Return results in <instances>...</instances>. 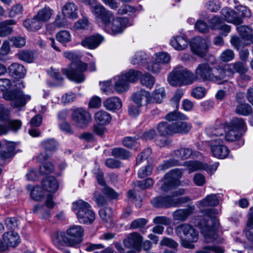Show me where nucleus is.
Masks as SVG:
<instances>
[{
	"label": "nucleus",
	"mask_w": 253,
	"mask_h": 253,
	"mask_svg": "<svg viewBox=\"0 0 253 253\" xmlns=\"http://www.w3.org/2000/svg\"><path fill=\"white\" fill-rule=\"evenodd\" d=\"M193 83L196 81L211 82L220 84L225 77V71L223 69L213 71L212 68L208 63L199 64L196 67L195 74L192 73Z\"/></svg>",
	"instance_id": "3"
},
{
	"label": "nucleus",
	"mask_w": 253,
	"mask_h": 253,
	"mask_svg": "<svg viewBox=\"0 0 253 253\" xmlns=\"http://www.w3.org/2000/svg\"><path fill=\"white\" fill-rule=\"evenodd\" d=\"M199 203L203 207L216 206L218 205L219 201L216 195L210 194L200 201Z\"/></svg>",
	"instance_id": "44"
},
{
	"label": "nucleus",
	"mask_w": 253,
	"mask_h": 253,
	"mask_svg": "<svg viewBox=\"0 0 253 253\" xmlns=\"http://www.w3.org/2000/svg\"><path fill=\"white\" fill-rule=\"evenodd\" d=\"M90 8L91 12L95 16V20L98 23H101L104 26L110 25L113 18V13L111 11L106 9L103 5L97 1L92 5Z\"/></svg>",
	"instance_id": "12"
},
{
	"label": "nucleus",
	"mask_w": 253,
	"mask_h": 253,
	"mask_svg": "<svg viewBox=\"0 0 253 253\" xmlns=\"http://www.w3.org/2000/svg\"><path fill=\"white\" fill-rule=\"evenodd\" d=\"M94 117L96 122L102 125H108L111 120L110 114L104 111H98L94 114Z\"/></svg>",
	"instance_id": "41"
},
{
	"label": "nucleus",
	"mask_w": 253,
	"mask_h": 253,
	"mask_svg": "<svg viewBox=\"0 0 253 253\" xmlns=\"http://www.w3.org/2000/svg\"><path fill=\"white\" fill-rule=\"evenodd\" d=\"M23 25L28 31L36 32L42 28L43 24L35 15L32 18L25 20Z\"/></svg>",
	"instance_id": "28"
},
{
	"label": "nucleus",
	"mask_w": 253,
	"mask_h": 253,
	"mask_svg": "<svg viewBox=\"0 0 253 253\" xmlns=\"http://www.w3.org/2000/svg\"><path fill=\"white\" fill-rule=\"evenodd\" d=\"M31 196L35 201H39L43 199L44 196V193L41 187L36 186L31 191Z\"/></svg>",
	"instance_id": "55"
},
{
	"label": "nucleus",
	"mask_w": 253,
	"mask_h": 253,
	"mask_svg": "<svg viewBox=\"0 0 253 253\" xmlns=\"http://www.w3.org/2000/svg\"><path fill=\"white\" fill-rule=\"evenodd\" d=\"M148 220L144 218H140L133 220L129 226L131 230L143 228L147 223Z\"/></svg>",
	"instance_id": "59"
},
{
	"label": "nucleus",
	"mask_w": 253,
	"mask_h": 253,
	"mask_svg": "<svg viewBox=\"0 0 253 253\" xmlns=\"http://www.w3.org/2000/svg\"><path fill=\"white\" fill-rule=\"evenodd\" d=\"M175 232L180 238L182 246L187 249H193V243L199 239L198 232L191 225L186 223L181 224L175 228Z\"/></svg>",
	"instance_id": "6"
},
{
	"label": "nucleus",
	"mask_w": 253,
	"mask_h": 253,
	"mask_svg": "<svg viewBox=\"0 0 253 253\" xmlns=\"http://www.w3.org/2000/svg\"><path fill=\"white\" fill-rule=\"evenodd\" d=\"M224 252V249L220 247L206 246L197 253H223Z\"/></svg>",
	"instance_id": "61"
},
{
	"label": "nucleus",
	"mask_w": 253,
	"mask_h": 253,
	"mask_svg": "<svg viewBox=\"0 0 253 253\" xmlns=\"http://www.w3.org/2000/svg\"><path fill=\"white\" fill-rule=\"evenodd\" d=\"M194 208L190 207L187 209H179L173 213V217L175 220L184 221L192 214Z\"/></svg>",
	"instance_id": "40"
},
{
	"label": "nucleus",
	"mask_w": 253,
	"mask_h": 253,
	"mask_svg": "<svg viewBox=\"0 0 253 253\" xmlns=\"http://www.w3.org/2000/svg\"><path fill=\"white\" fill-rule=\"evenodd\" d=\"M206 132L210 137H215L214 138H222L224 130L222 127H211L206 129Z\"/></svg>",
	"instance_id": "53"
},
{
	"label": "nucleus",
	"mask_w": 253,
	"mask_h": 253,
	"mask_svg": "<svg viewBox=\"0 0 253 253\" xmlns=\"http://www.w3.org/2000/svg\"><path fill=\"white\" fill-rule=\"evenodd\" d=\"M153 59L157 61L158 60L162 65L169 62L170 57L166 52H158L155 53L153 56Z\"/></svg>",
	"instance_id": "58"
},
{
	"label": "nucleus",
	"mask_w": 253,
	"mask_h": 253,
	"mask_svg": "<svg viewBox=\"0 0 253 253\" xmlns=\"http://www.w3.org/2000/svg\"><path fill=\"white\" fill-rule=\"evenodd\" d=\"M62 15L71 19H76L78 17L77 6L73 2L65 3L62 8Z\"/></svg>",
	"instance_id": "24"
},
{
	"label": "nucleus",
	"mask_w": 253,
	"mask_h": 253,
	"mask_svg": "<svg viewBox=\"0 0 253 253\" xmlns=\"http://www.w3.org/2000/svg\"><path fill=\"white\" fill-rule=\"evenodd\" d=\"M128 20L125 17H115L112 19L109 25L104 26L108 32L112 35H117L122 33L125 28L129 26Z\"/></svg>",
	"instance_id": "14"
},
{
	"label": "nucleus",
	"mask_w": 253,
	"mask_h": 253,
	"mask_svg": "<svg viewBox=\"0 0 253 253\" xmlns=\"http://www.w3.org/2000/svg\"><path fill=\"white\" fill-rule=\"evenodd\" d=\"M24 11V7L20 3H16L12 5L8 10V17L11 18L22 15Z\"/></svg>",
	"instance_id": "48"
},
{
	"label": "nucleus",
	"mask_w": 253,
	"mask_h": 253,
	"mask_svg": "<svg viewBox=\"0 0 253 253\" xmlns=\"http://www.w3.org/2000/svg\"><path fill=\"white\" fill-rule=\"evenodd\" d=\"M179 121L175 123H172L174 134L187 133L192 128L191 124L186 122Z\"/></svg>",
	"instance_id": "36"
},
{
	"label": "nucleus",
	"mask_w": 253,
	"mask_h": 253,
	"mask_svg": "<svg viewBox=\"0 0 253 253\" xmlns=\"http://www.w3.org/2000/svg\"><path fill=\"white\" fill-rule=\"evenodd\" d=\"M90 8L91 12L95 16V20L98 23H101L104 26L110 25L113 18V13L111 11L106 9L103 5L97 1L92 5Z\"/></svg>",
	"instance_id": "11"
},
{
	"label": "nucleus",
	"mask_w": 253,
	"mask_h": 253,
	"mask_svg": "<svg viewBox=\"0 0 253 253\" xmlns=\"http://www.w3.org/2000/svg\"><path fill=\"white\" fill-rule=\"evenodd\" d=\"M2 239L3 242L0 240V253L6 251L9 247H16L20 242L19 236L13 232L5 233Z\"/></svg>",
	"instance_id": "18"
},
{
	"label": "nucleus",
	"mask_w": 253,
	"mask_h": 253,
	"mask_svg": "<svg viewBox=\"0 0 253 253\" xmlns=\"http://www.w3.org/2000/svg\"><path fill=\"white\" fill-rule=\"evenodd\" d=\"M17 56L21 60L31 63L35 59L34 52L32 51H22L17 54Z\"/></svg>",
	"instance_id": "54"
},
{
	"label": "nucleus",
	"mask_w": 253,
	"mask_h": 253,
	"mask_svg": "<svg viewBox=\"0 0 253 253\" xmlns=\"http://www.w3.org/2000/svg\"><path fill=\"white\" fill-rule=\"evenodd\" d=\"M8 70L9 73L15 78H23L26 74V69L24 67L17 63H14L11 64Z\"/></svg>",
	"instance_id": "38"
},
{
	"label": "nucleus",
	"mask_w": 253,
	"mask_h": 253,
	"mask_svg": "<svg viewBox=\"0 0 253 253\" xmlns=\"http://www.w3.org/2000/svg\"><path fill=\"white\" fill-rule=\"evenodd\" d=\"M241 135L242 132L227 126L226 134L224 137L222 135V138H224L227 141H234L239 139Z\"/></svg>",
	"instance_id": "46"
},
{
	"label": "nucleus",
	"mask_w": 253,
	"mask_h": 253,
	"mask_svg": "<svg viewBox=\"0 0 253 253\" xmlns=\"http://www.w3.org/2000/svg\"><path fill=\"white\" fill-rule=\"evenodd\" d=\"M222 138H213L210 140L211 151L213 155L219 159H225L229 153V149L223 144Z\"/></svg>",
	"instance_id": "16"
},
{
	"label": "nucleus",
	"mask_w": 253,
	"mask_h": 253,
	"mask_svg": "<svg viewBox=\"0 0 253 253\" xmlns=\"http://www.w3.org/2000/svg\"><path fill=\"white\" fill-rule=\"evenodd\" d=\"M230 43L237 50H239L241 47L250 44V43H245L243 42L242 40L237 36H231Z\"/></svg>",
	"instance_id": "62"
},
{
	"label": "nucleus",
	"mask_w": 253,
	"mask_h": 253,
	"mask_svg": "<svg viewBox=\"0 0 253 253\" xmlns=\"http://www.w3.org/2000/svg\"><path fill=\"white\" fill-rule=\"evenodd\" d=\"M236 30L243 40L253 43V28L246 25H237Z\"/></svg>",
	"instance_id": "30"
},
{
	"label": "nucleus",
	"mask_w": 253,
	"mask_h": 253,
	"mask_svg": "<svg viewBox=\"0 0 253 253\" xmlns=\"http://www.w3.org/2000/svg\"><path fill=\"white\" fill-rule=\"evenodd\" d=\"M142 237L138 233L133 232L128 235L127 238L124 240L126 247L140 250L141 248Z\"/></svg>",
	"instance_id": "20"
},
{
	"label": "nucleus",
	"mask_w": 253,
	"mask_h": 253,
	"mask_svg": "<svg viewBox=\"0 0 253 253\" xmlns=\"http://www.w3.org/2000/svg\"><path fill=\"white\" fill-rule=\"evenodd\" d=\"M103 38L99 35H93L86 38L82 42V45L89 49H93L96 48L103 41Z\"/></svg>",
	"instance_id": "26"
},
{
	"label": "nucleus",
	"mask_w": 253,
	"mask_h": 253,
	"mask_svg": "<svg viewBox=\"0 0 253 253\" xmlns=\"http://www.w3.org/2000/svg\"><path fill=\"white\" fill-rule=\"evenodd\" d=\"M72 120L75 125L81 128L86 127L90 122V114L82 108H78L73 111L72 113Z\"/></svg>",
	"instance_id": "15"
},
{
	"label": "nucleus",
	"mask_w": 253,
	"mask_h": 253,
	"mask_svg": "<svg viewBox=\"0 0 253 253\" xmlns=\"http://www.w3.org/2000/svg\"><path fill=\"white\" fill-rule=\"evenodd\" d=\"M185 193L183 188L174 190L171 193V196H159L154 198L151 203L156 208H170L178 207L181 204L187 202L189 198L187 197L175 198V197L182 195Z\"/></svg>",
	"instance_id": "5"
},
{
	"label": "nucleus",
	"mask_w": 253,
	"mask_h": 253,
	"mask_svg": "<svg viewBox=\"0 0 253 253\" xmlns=\"http://www.w3.org/2000/svg\"><path fill=\"white\" fill-rule=\"evenodd\" d=\"M89 25L88 19L86 17H83L82 19L76 21L74 25V27L77 30L85 29L88 27Z\"/></svg>",
	"instance_id": "63"
},
{
	"label": "nucleus",
	"mask_w": 253,
	"mask_h": 253,
	"mask_svg": "<svg viewBox=\"0 0 253 253\" xmlns=\"http://www.w3.org/2000/svg\"><path fill=\"white\" fill-rule=\"evenodd\" d=\"M15 143L12 141H0V157L2 159L9 158L14 155Z\"/></svg>",
	"instance_id": "21"
},
{
	"label": "nucleus",
	"mask_w": 253,
	"mask_h": 253,
	"mask_svg": "<svg viewBox=\"0 0 253 253\" xmlns=\"http://www.w3.org/2000/svg\"><path fill=\"white\" fill-rule=\"evenodd\" d=\"M156 128L161 136L167 137L174 134L172 123L161 122L157 125Z\"/></svg>",
	"instance_id": "29"
},
{
	"label": "nucleus",
	"mask_w": 253,
	"mask_h": 253,
	"mask_svg": "<svg viewBox=\"0 0 253 253\" xmlns=\"http://www.w3.org/2000/svg\"><path fill=\"white\" fill-rule=\"evenodd\" d=\"M140 81L142 85L151 89L155 83V79L150 74L146 73L140 77Z\"/></svg>",
	"instance_id": "45"
},
{
	"label": "nucleus",
	"mask_w": 253,
	"mask_h": 253,
	"mask_svg": "<svg viewBox=\"0 0 253 253\" xmlns=\"http://www.w3.org/2000/svg\"><path fill=\"white\" fill-rule=\"evenodd\" d=\"M21 126V122L19 120L8 121L6 124H0V135L6 134L10 130L16 131Z\"/></svg>",
	"instance_id": "33"
},
{
	"label": "nucleus",
	"mask_w": 253,
	"mask_h": 253,
	"mask_svg": "<svg viewBox=\"0 0 253 253\" xmlns=\"http://www.w3.org/2000/svg\"><path fill=\"white\" fill-rule=\"evenodd\" d=\"M44 190L49 192H55L58 188V183L56 179L52 176L45 177L42 181Z\"/></svg>",
	"instance_id": "35"
},
{
	"label": "nucleus",
	"mask_w": 253,
	"mask_h": 253,
	"mask_svg": "<svg viewBox=\"0 0 253 253\" xmlns=\"http://www.w3.org/2000/svg\"><path fill=\"white\" fill-rule=\"evenodd\" d=\"M84 230L80 225H73L66 232H58L52 237L54 245L59 249L62 246L75 247L82 241Z\"/></svg>",
	"instance_id": "2"
},
{
	"label": "nucleus",
	"mask_w": 253,
	"mask_h": 253,
	"mask_svg": "<svg viewBox=\"0 0 253 253\" xmlns=\"http://www.w3.org/2000/svg\"><path fill=\"white\" fill-rule=\"evenodd\" d=\"M122 142L125 146L135 150H137L139 146V144L136 141V138L135 137L130 136L126 137L123 139Z\"/></svg>",
	"instance_id": "57"
},
{
	"label": "nucleus",
	"mask_w": 253,
	"mask_h": 253,
	"mask_svg": "<svg viewBox=\"0 0 253 253\" xmlns=\"http://www.w3.org/2000/svg\"><path fill=\"white\" fill-rule=\"evenodd\" d=\"M168 81L172 86H182L193 83L192 72L181 66L176 67L169 74Z\"/></svg>",
	"instance_id": "8"
},
{
	"label": "nucleus",
	"mask_w": 253,
	"mask_h": 253,
	"mask_svg": "<svg viewBox=\"0 0 253 253\" xmlns=\"http://www.w3.org/2000/svg\"><path fill=\"white\" fill-rule=\"evenodd\" d=\"M63 56L72 61V67L69 69H63V73L71 81L78 83L84 81L85 77L83 72L87 69L86 64L81 61L74 62L78 58V55L74 52L65 51L63 52Z\"/></svg>",
	"instance_id": "4"
},
{
	"label": "nucleus",
	"mask_w": 253,
	"mask_h": 253,
	"mask_svg": "<svg viewBox=\"0 0 253 253\" xmlns=\"http://www.w3.org/2000/svg\"><path fill=\"white\" fill-rule=\"evenodd\" d=\"M173 156L182 160L190 158L191 156L195 155L193 150L189 148H181L176 150L173 152Z\"/></svg>",
	"instance_id": "43"
},
{
	"label": "nucleus",
	"mask_w": 253,
	"mask_h": 253,
	"mask_svg": "<svg viewBox=\"0 0 253 253\" xmlns=\"http://www.w3.org/2000/svg\"><path fill=\"white\" fill-rule=\"evenodd\" d=\"M147 59V55L146 53L143 51H138L136 52L131 60L132 64H140L142 63Z\"/></svg>",
	"instance_id": "60"
},
{
	"label": "nucleus",
	"mask_w": 253,
	"mask_h": 253,
	"mask_svg": "<svg viewBox=\"0 0 253 253\" xmlns=\"http://www.w3.org/2000/svg\"><path fill=\"white\" fill-rule=\"evenodd\" d=\"M237 103L235 112L239 115L249 116L252 114L253 109L251 106L245 102V93L243 92H238L235 97Z\"/></svg>",
	"instance_id": "17"
},
{
	"label": "nucleus",
	"mask_w": 253,
	"mask_h": 253,
	"mask_svg": "<svg viewBox=\"0 0 253 253\" xmlns=\"http://www.w3.org/2000/svg\"><path fill=\"white\" fill-rule=\"evenodd\" d=\"M56 38L58 42L65 44L71 41L72 36L69 31L62 30L56 34Z\"/></svg>",
	"instance_id": "49"
},
{
	"label": "nucleus",
	"mask_w": 253,
	"mask_h": 253,
	"mask_svg": "<svg viewBox=\"0 0 253 253\" xmlns=\"http://www.w3.org/2000/svg\"><path fill=\"white\" fill-rule=\"evenodd\" d=\"M46 152L41 153L38 157V161L42 162L50 157V155L47 153V151H54L57 147V142L53 139L45 140L42 143Z\"/></svg>",
	"instance_id": "23"
},
{
	"label": "nucleus",
	"mask_w": 253,
	"mask_h": 253,
	"mask_svg": "<svg viewBox=\"0 0 253 253\" xmlns=\"http://www.w3.org/2000/svg\"><path fill=\"white\" fill-rule=\"evenodd\" d=\"M73 210L76 213L80 222L91 224L95 219V214L90 205L82 200L73 203Z\"/></svg>",
	"instance_id": "9"
},
{
	"label": "nucleus",
	"mask_w": 253,
	"mask_h": 253,
	"mask_svg": "<svg viewBox=\"0 0 253 253\" xmlns=\"http://www.w3.org/2000/svg\"><path fill=\"white\" fill-rule=\"evenodd\" d=\"M217 214L218 211L215 209H207L204 211V214L210 218V221L201 217L196 219L197 225L200 228L207 242H211L217 238L216 230L218 227L219 221L215 215Z\"/></svg>",
	"instance_id": "1"
},
{
	"label": "nucleus",
	"mask_w": 253,
	"mask_h": 253,
	"mask_svg": "<svg viewBox=\"0 0 253 253\" xmlns=\"http://www.w3.org/2000/svg\"><path fill=\"white\" fill-rule=\"evenodd\" d=\"M170 45L176 50H182L185 49L188 45L186 39L183 37L175 36L170 41Z\"/></svg>",
	"instance_id": "39"
},
{
	"label": "nucleus",
	"mask_w": 253,
	"mask_h": 253,
	"mask_svg": "<svg viewBox=\"0 0 253 253\" xmlns=\"http://www.w3.org/2000/svg\"><path fill=\"white\" fill-rule=\"evenodd\" d=\"M99 214L107 227L110 228L113 226V212L111 208L105 207L101 209L99 211Z\"/></svg>",
	"instance_id": "31"
},
{
	"label": "nucleus",
	"mask_w": 253,
	"mask_h": 253,
	"mask_svg": "<svg viewBox=\"0 0 253 253\" xmlns=\"http://www.w3.org/2000/svg\"><path fill=\"white\" fill-rule=\"evenodd\" d=\"M104 107L108 110L114 111L120 109L122 106L121 100L117 97L107 98L103 103Z\"/></svg>",
	"instance_id": "37"
},
{
	"label": "nucleus",
	"mask_w": 253,
	"mask_h": 253,
	"mask_svg": "<svg viewBox=\"0 0 253 253\" xmlns=\"http://www.w3.org/2000/svg\"><path fill=\"white\" fill-rule=\"evenodd\" d=\"M3 98L10 102V105L13 108H19L27 104L31 99V95L25 94L19 89L10 90L3 94Z\"/></svg>",
	"instance_id": "10"
},
{
	"label": "nucleus",
	"mask_w": 253,
	"mask_h": 253,
	"mask_svg": "<svg viewBox=\"0 0 253 253\" xmlns=\"http://www.w3.org/2000/svg\"><path fill=\"white\" fill-rule=\"evenodd\" d=\"M166 97L165 88L163 87L156 86V88L153 93V98L157 103H161Z\"/></svg>",
	"instance_id": "51"
},
{
	"label": "nucleus",
	"mask_w": 253,
	"mask_h": 253,
	"mask_svg": "<svg viewBox=\"0 0 253 253\" xmlns=\"http://www.w3.org/2000/svg\"><path fill=\"white\" fill-rule=\"evenodd\" d=\"M147 70L153 74L158 73L162 68V65L158 60L156 61L152 57V60L147 63Z\"/></svg>",
	"instance_id": "52"
},
{
	"label": "nucleus",
	"mask_w": 253,
	"mask_h": 253,
	"mask_svg": "<svg viewBox=\"0 0 253 253\" xmlns=\"http://www.w3.org/2000/svg\"><path fill=\"white\" fill-rule=\"evenodd\" d=\"M112 155L122 159H126L130 156L129 152L122 148H115L112 149Z\"/></svg>",
	"instance_id": "56"
},
{
	"label": "nucleus",
	"mask_w": 253,
	"mask_h": 253,
	"mask_svg": "<svg viewBox=\"0 0 253 253\" xmlns=\"http://www.w3.org/2000/svg\"><path fill=\"white\" fill-rule=\"evenodd\" d=\"M228 126L234 128L239 132H245L247 126L243 118L235 117L231 120Z\"/></svg>",
	"instance_id": "42"
},
{
	"label": "nucleus",
	"mask_w": 253,
	"mask_h": 253,
	"mask_svg": "<svg viewBox=\"0 0 253 253\" xmlns=\"http://www.w3.org/2000/svg\"><path fill=\"white\" fill-rule=\"evenodd\" d=\"M141 75V72L130 69L116 76L113 78L115 90L119 93L126 91L129 87V83L136 82Z\"/></svg>",
	"instance_id": "7"
},
{
	"label": "nucleus",
	"mask_w": 253,
	"mask_h": 253,
	"mask_svg": "<svg viewBox=\"0 0 253 253\" xmlns=\"http://www.w3.org/2000/svg\"><path fill=\"white\" fill-rule=\"evenodd\" d=\"M16 23L15 20L13 19H7L0 22V37L5 38L11 35L13 32L11 26Z\"/></svg>",
	"instance_id": "27"
},
{
	"label": "nucleus",
	"mask_w": 253,
	"mask_h": 253,
	"mask_svg": "<svg viewBox=\"0 0 253 253\" xmlns=\"http://www.w3.org/2000/svg\"><path fill=\"white\" fill-rule=\"evenodd\" d=\"M184 166L187 168L189 173H191L198 170L206 169V167L204 166V163L198 161H188L184 163Z\"/></svg>",
	"instance_id": "47"
},
{
	"label": "nucleus",
	"mask_w": 253,
	"mask_h": 253,
	"mask_svg": "<svg viewBox=\"0 0 253 253\" xmlns=\"http://www.w3.org/2000/svg\"><path fill=\"white\" fill-rule=\"evenodd\" d=\"M182 171L180 169H175L170 170L164 176L163 184L161 189L164 191H168L178 186L180 184V178Z\"/></svg>",
	"instance_id": "13"
},
{
	"label": "nucleus",
	"mask_w": 253,
	"mask_h": 253,
	"mask_svg": "<svg viewBox=\"0 0 253 253\" xmlns=\"http://www.w3.org/2000/svg\"><path fill=\"white\" fill-rule=\"evenodd\" d=\"M165 119L169 121H184L188 119L185 115L178 111H172L168 113L165 117Z\"/></svg>",
	"instance_id": "50"
},
{
	"label": "nucleus",
	"mask_w": 253,
	"mask_h": 253,
	"mask_svg": "<svg viewBox=\"0 0 253 253\" xmlns=\"http://www.w3.org/2000/svg\"><path fill=\"white\" fill-rule=\"evenodd\" d=\"M53 13V10L49 6L45 5L44 7L39 10L36 15L43 24V23L47 22L50 19Z\"/></svg>",
	"instance_id": "32"
},
{
	"label": "nucleus",
	"mask_w": 253,
	"mask_h": 253,
	"mask_svg": "<svg viewBox=\"0 0 253 253\" xmlns=\"http://www.w3.org/2000/svg\"><path fill=\"white\" fill-rule=\"evenodd\" d=\"M149 97L150 93L148 91L141 89L133 95L132 100L138 107H140L143 103H147L149 102Z\"/></svg>",
	"instance_id": "34"
},
{
	"label": "nucleus",
	"mask_w": 253,
	"mask_h": 253,
	"mask_svg": "<svg viewBox=\"0 0 253 253\" xmlns=\"http://www.w3.org/2000/svg\"><path fill=\"white\" fill-rule=\"evenodd\" d=\"M206 94V90L204 87L198 86L194 88L191 92V95L196 99H201Z\"/></svg>",
	"instance_id": "64"
},
{
	"label": "nucleus",
	"mask_w": 253,
	"mask_h": 253,
	"mask_svg": "<svg viewBox=\"0 0 253 253\" xmlns=\"http://www.w3.org/2000/svg\"><path fill=\"white\" fill-rule=\"evenodd\" d=\"M224 70L231 75H233L235 73L241 74V73H246L248 70V68L246 63L238 61L228 64Z\"/></svg>",
	"instance_id": "25"
},
{
	"label": "nucleus",
	"mask_w": 253,
	"mask_h": 253,
	"mask_svg": "<svg viewBox=\"0 0 253 253\" xmlns=\"http://www.w3.org/2000/svg\"><path fill=\"white\" fill-rule=\"evenodd\" d=\"M221 14L224 20L227 22L239 25L243 23V20L237 16L236 13L232 9L225 7L221 11Z\"/></svg>",
	"instance_id": "22"
},
{
	"label": "nucleus",
	"mask_w": 253,
	"mask_h": 253,
	"mask_svg": "<svg viewBox=\"0 0 253 253\" xmlns=\"http://www.w3.org/2000/svg\"><path fill=\"white\" fill-rule=\"evenodd\" d=\"M210 43L208 39L196 37L192 40L191 47L194 53L203 56L207 52Z\"/></svg>",
	"instance_id": "19"
}]
</instances>
